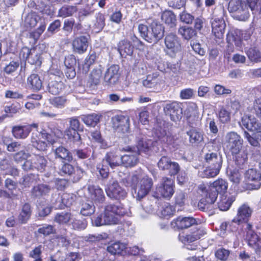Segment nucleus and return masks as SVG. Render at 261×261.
I'll return each mask as SVG.
<instances>
[{
    "mask_svg": "<svg viewBox=\"0 0 261 261\" xmlns=\"http://www.w3.org/2000/svg\"><path fill=\"white\" fill-rule=\"evenodd\" d=\"M164 111L173 121H176L181 118L182 109L176 102L167 103L164 107Z\"/></svg>",
    "mask_w": 261,
    "mask_h": 261,
    "instance_id": "obj_17",
    "label": "nucleus"
},
{
    "mask_svg": "<svg viewBox=\"0 0 261 261\" xmlns=\"http://www.w3.org/2000/svg\"><path fill=\"white\" fill-rule=\"evenodd\" d=\"M229 7L232 11L237 12V19L241 21L247 20L250 16L248 11L249 8L253 13H261V0H231Z\"/></svg>",
    "mask_w": 261,
    "mask_h": 261,
    "instance_id": "obj_3",
    "label": "nucleus"
},
{
    "mask_svg": "<svg viewBox=\"0 0 261 261\" xmlns=\"http://www.w3.org/2000/svg\"><path fill=\"white\" fill-rule=\"evenodd\" d=\"M243 143V139L234 132L227 133L225 137V147L232 154L238 153L242 148Z\"/></svg>",
    "mask_w": 261,
    "mask_h": 261,
    "instance_id": "obj_7",
    "label": "nucleus"
},
{
    "mask_svg": "<svg viewBox=\"0 0 261 261\" xmlns=\"http://www.w3.org/2000/svg\"><path fill=\"white\" fill-rule=\"evenodd\" d=\"M230 112L225 108V106H222L220 108L218 113V117L219 121L222 123H226L230 121Z\"/></svg>",
    "mask_w": 261,
    "mask_h": 261,
    "instance_id": "obj_49",
    "label": "nucleus"
},
{
    "mask_svg": "<svg viewBox=\"0 0 261 261\" xmlns=\"http://www.w3.org/2000/svg\"><path fill=\"white\" fill-rule=\"evenodd\" d=\"M178 32L186 40H190L196 35L195 31L193 28L188 27H180Z\"/></svg>",
    "mask_w": 261,
    "mask_h": 261,
    "instance_id": "obj_46",
    "label": "nucleus"
},
{
    "mask_svg": "<svg viewBox=\"0 0 261 261\" xmlns=\"http://www.w3.org/2000/svg\"><path fill=\"white\" fill-rule=\"evenodd\" d=\"M197 192L201 197L198 205L202 211L208 209L209 205L213 204L218 197L217 193L208 184H200Z\"/></svg>",
    "mask_w": 261,
    "mask_h": 261,
    "instance_id": "obj_4",
    "label": "nucleus"
},
{
    "mask_svg": "<svg viewBox=\"0 0 261 261\" xmlns=\"http://www.w3.org/2000/svg\"><path fill=\"white\" fill-rule=\"evenodd\" d=\"M209 185L217 193V194L226 192L228 188L227 182L222 178H218Z\"/></svg>",
    "mask_w": 261,
    "mask_h": 261,
    "instance_id": "obj_36",
    "label": "nucleus"
},
{
    "mask_svg": "<svg viewBox=\"0 0 261 261\" xmlns=\"http://www.w3.org/2000/svg\"><path fill=\"white\" fill-rule=\"evenodd\" d=\"M89 198L95 203H102L105 200L102 190L98 186L88 185L87 188Z\"/></svg>",
    "mask_w": 261,
    "mask_h": 261,
    "instance_id": "obj_20",
    "label": "nucleus"
},
{
    "mask_svg": "<svg viewBox=\"0 0 261 261\" xmlns=\"http://www.w3.org/2000/svg\"><path fill=\"white\" fill-rule=\"evenodd\" d=\"M174 193V184L173 180L168 177H163L154 192V196L157 198L164 197L170 198Z\"/></svg>",
    "mask_w": 261,
    "mask_h": 261,
    "instance_id": "obj_6",
    "label": "nucleus"
},
{
    "mask_svg": "<svg viewBox=\"0 0 261 261\" xmlns=\"http://www.w3.org/2000/svg\"><path fill=\"white\" fill-rule=\"evenodd\" d=\"M187 120L191 127L197 125V124L200 121V119L198 113L196 109H193L191 114L189 115H187Z\"/></svg>",
    "mask_w": 261,
    "mask_h": 261,
    "instance_id": "obj_58",
    "label": "nucleus"
},
{
    "mask_svg": "<svg viewBox=\"0 0 261 261\" xmlns=\"http://www.w3.org/2000/svg\"><path fill=\"white\" fill-rule=\"evenodd\" d=\"M240 125L252 132L260 130L261 129V123L251 116H244L240 123Z\"/></svg>",
    "mask_w": 261,
    "mask_h": 261,
    "instance_id": "obj_22",
    "label": "nucleus"
},
{
    "mask_svg": "<svg viewBox=\"0 0 261 261\" xmlns=\"http://www.w3.org/2000/svg\"><path fill=\"white\" fill-rule=\"evenodd\" d=\"M229 178L233 184L238 185L242 179V174L238 170L234 169L230 171Z\"/></svg>",
    "mask_w": 261,
    "mask_h": 261,
    "instance_id": "obj_60",
    "label": "nucleus"
},
{
    "mask_svg": "<svg viewBox=\"0 0 261 261\" xmlns=\"http://www.w3.org/2000/svg\"><path fill=\"white\" fill-rule=\"evenodd\" d=\"M107 164L105 160H103L102 163L98 164L97 167V169L100 176L103 178H107L109 175V170Z\"/></svg>",
    "mask_w": 261,
    "mask_h": 261,
    "instance_id": "obj_63",
    "label": "nucleus"
},
{
    "mask_svg": "<svg viewBox=\"0 0 261 261\" xmlns=\"http://www.w3.org/2000/svg\"><path fill=\"white\" fill-rule=\"evenodd\" d=\"M95 208L92 202H83L81 204L80 213L85 216H90L95 212Z\"/></svg>",
    "mask_w": 261,
    "mask_h": 261,
    "instance_id": "obj_50",
    "label": "nucleus"
},
{
    "mask_svg": "<svg viewBox=\"0 0 261 261\" xmlns=\"http://www.w3.org/2000/svg\"><path fill=\"white\" fill-rule=\"evenodd\" d=\"M56 159H59L63 162H70L72 160V156L69 151L63 146H60L54 150Z\"/></svg>",
    "mask_w": 261,
    "mask_h": 261,
    "instance_id": "obj_30",
    "label": "nucleus"
},
{
    "mask_svg": "<svg viewBox=\"0 0 261 261\" xmlns=\"http://www.w3.org/2000/svg\"><path fill=\"white\" fill-rule=\"evenodd\" d=\"M72 49L74 53L83 54L88 47V38L85 36L76 37L72 42Z\"/></svg>",
    "mask_w": 261,
    "mask_h": 261,
    "instance_id": "obj_19",
    "label": "nucleus"
},
{
    "mask_svg": "<svg viewBox=\"0 0 261 261\" xmlns=\"http://www.w3.org/2000/svg\"><path fill=\"white\" fill-rule=\"evenodd\" d=\"M105 163L112 168H114L120 166L122 164L121 157L116 152H111L107 154L105 159Z\"/></svg>",
    "mask_w": 261,
    "mask_h": 261,
    "instance_id": "obj_33",
    "label": "nucleus"
},
{
    "mask_svg": "<svg viewBox=\"0 0 261 261\" xmlns=\"http://www.w3.org/2000/svg\"><path fill=\"white\" fill-rule=\"evenodd\" d=\"M125 244L120 242H116L107 247V251L112 255H125Z\"/></svg>",
    "mask_w": 261,
    "mask_h": 261,
    "instance_id": "obj_32",
    "label": "nucleus"
},
{
    "mask_svg": "<svg viewBox=\"0 0 261 261\" xmlns=\"http://www.w3.org/2000/svg\"><path fill=\"white\" fill-rule=\"evenodd\" d=\"M27 85L34 91L40 90L42 87V81L37 74H31L27 79Z\"/></svg>",
    "mask_w": 261,
    "mask_h": 261,
    "instance_id": "obj_29",
    "label": "nucleus"
},
{
    "mask_svg": "<svg viewBox=\"0 0 261 261\" xmlns=\"http://www.w3.org/2000/svg\"><path fill=\"white\" fill-rule=\"evenodd\" d=\"M229 253L228 250L220 248L216 251L215 256L218 259L222 261H225L228 258Z\"/></svg>",
    "mask_w": 261,
    "mask_h": 261,
    "instance_id": "obj_64",
    "label": "nucleus"
},
{
    "mask_svg": "<svg viewBox=\"0 0 261 261\" xmlns=\"http://www.w3.org/2000/svg\"><path fill=\"white\" fill-rule=\"evenodd\" d=\"M77 9L76 6L66 5L63 6L59 11V16L64 18L72 16L76 12Z\"/></svg>",
    "mask_w": 261,
    "mask_h": 261,
    "instance_id": "obj_51",
    "label": "nucleus"
},
{
    "mask_svg": "<svg viewBox=\"0 0 261 261\" xmlns=\"http://www.w3.org/2000/svg\"><path fill=\"white\" fill-rule=\"evenodd\" d=\"M206 232L204 229L199 228L185 236L180 234L179 236V239L185 244H187L198 240Z\"/></svg>",
    "mask_w": 261,
    "mask_h": 261,
    "instance_id": "obj_23",
    "label": "nucleus"
},
{
    "mask_svg": "<svg viewBox=\"0 0 261 261\" xmlns=\"http://www.w3.org/2000/svg\"><path fill=\"white\" fill-rule=\"evenodd\" d=\"M234 200L235 197L233 196L222 195L218 203V207L222 211H226Z\"/></svg>",
    "mask_w": 261,
    "mask_h": 261,
    "instance_id": "obj_34",
    "label": "nucleus"
},
{
    "mask_svg": "<svg viewBox=\"0 0 261 261\" xmlns=\"http://www.w3.org/2000/svg\"><path fill=\"white\" fill-rule=\"evenodd\" d=\"M166 54L171 58H175L181 51L180 39L175 34L170 33L165 36L164 39Z\"/></svg>",
    "mask_w": 261,
    "mask_h": 261,
    "instance_id": "obj_5",
    "label": "nucleus"
},
{
    "mask_svg": "<svg viewBox=\"0 0 261 261\" xmlns=\"http://www.w3.org/2000/svg\"><path fill=\"white\" fill-rule=\"evenodd\" d=\"M214 91L218 95H225L231 93V90L230 89L220 84H216L214 86Z\"/></svg>",
    "mask_w": 261,
    "mask_h": 261,
    "instance_id": "obj_61",
    "label": "nucleus"
},
{
    "mask_svg": "<svg viewBox=\"0 0 261 261\" xmlns=\"http://www.w3.org/2000/svg\"><path fill=\"white\" fill-rule=\"evenodd\" d=\"M204 159L208 166L221 169L222 158L220 154L214 152L207 153L205 154Z\"/></svg>",
    "mask_w": 261,
    "mask_h": 261,
    "instance_id": "obj_26",
    "label": "nucleus"
},
{
    "mask_svg": "<svg viewBox=\"0 0 261 261\" xmlns=\"http://www.w3.org/2000/svg\"><path fill=\"white\" fill-rule=\"evenodd\" d=\"M31 215V206L28 203L24 204L18 216L19 220L22 223H25L29 219Z\"/></svg>",
    "mask_w": 261,
    "mask_h": 261,
    "instance_id": "obj_48",
    "label": "nucleus"
},
{
    "mask_svg": "<svg viewBox=\"0 0 261 261\" xmlns=\"http://www.w3.org/2000/svg\"><path fill=\"white\" fill-rule=\"evenodd\" d=\"M119 67L118 65L111 66L106 72L104 76L105 81L109 84H115L119 77Z\"/></svg>",
    "mask_w": 261,
    "mask_h": 261,
    "instance_id": "obj_24",
    "label": "nucleus"
},
{
    "mask_svg": "<svg viewBox=\"0 0 261 261\" xmlns=\"http://www.w3.org/2000/svg\"><path fill=\"white\" fill-rule=\"evenodd\" d=\"M43 45H42L43 46ZM41 45L31 48L30 56L29 59V63L31 64L40 65L41 63Z\"/></svg>",
    "mask_w": 261,
    "mask_h": 261,
    "instance_id": "obj_37",
    "label": "nucleus"
},
{
    "mask_svg": "<svg viewBox=\"0 0 261 261\" xmlns=\"http://www.w3.org/2000/svg\"><path fill=\"white\" fill-rule=\"evenodd\" d=\"M175 210L173 206L168 203H165L160 210L161 215L163 217H167L172 216Z\"/></svg>",
    "mask_w": 261,
    "mask_h": 261,
    "instance_id": "obj_57",
    "label": "nucleus"
},
{
    "mask_svg": "<svg viewBox=\"0 0 261 261\" xmlns=\"http://www.w3.org/2000/svg\"><path fill=\"white\" fill-rule=\"evenodd\" d=\"M154 137L164 143L172 145L174 147L177 146V142L178 137L176 135H173L171 133L166 132L164 128L156 126L154 132Z\"/></svg>",
    "mask_w": 261,
    "mask_h": 261,
    "instance_id": "obj_9",
    "label": "nucleus"
},
{
    "mask_svg": "<svg viewBox=\"0 0 261 261\" xmlns=\"http://www.w3.org/2000/svg\"><path fill=\"white\" fill-rule=\"evenodd\" d=\"M151 19H149L147 20H143L138 25V31L141 37L148 42V36H149V33L150 29L148 28V24L150 25Z\"/></svg>",
    "mask_w": 261,
    "mask_h": 261,
    "instance_id": "obj_40",
    "label": "nucleus"
},
{
    "mask_svg": "<svg viewBox=\"0 0 261 261\" xmlns=\"http://www.w3.org/2000/svg\"><path fill=\"white\" fill-rule=\"evenodd\" d=\"M95 18L93 27L95 32H98L101 31L105 25V17L103 14L99 13L96 14Z\"/></svg>",
    "mask_w": 261,
    "mask_h": 261,
    "instance_id": "obj_55",
    "label": "nucleus"
},
{
    "mask_svg": "<svg viewBox=\"0 0 261 261\" xmlns=\"http://www.w3.org/2000/svg\"><path fill=\"white\" fill-rule=\"evenodd\" d=\"M196 222V220L193 217H183L180 216L173 220L171 224L174 228L182 229L190 227L195 224Z\"/></svg>",
    "mask_w": 261,
    "mask_h": 261,
    "instance_id": "obj_21",
    "label": "nucleus"
},
{
    "mask_svg": "<svg viewBox=\"0 0 261 261\" xmlns=\"http://www.w3.org/2000/svg\"><path fill=\"white\" fill-rule=\"evenodd\" d=\"M21 109V106L18 103H12L10 106H6L4 107V111L11 116L19 112Z\"/></svg>",
    "mask_w": 261,
    "mask_h": 261,
    "instance_id": "obj_62",
    "label": "nucleus"
},
{
    "mask_svg": "<svg viewBox=\"0 0 261 261\" xmlns=\"http://www.w3.org/2000/svg\"><path fill=\"white\" fill-rule=\"evenodd\" d=\"M50 188L46 185L42 184L34 187L32 190L34 196L39 197L47 194L49 192Z\"/></svg>",
    "mask_w": 261,
    "mask_h": 261,
    "instance_id": "obj_52",
    "label": "nucleus"
},
{
    "mask_svg": "<svg viewBox=\"0 0 261 261\" xmlns=\"http://www.w3.org/2000/svg\"><path fill=\"white\" fill-rule=\"evenodd\" d=\"M220 170V169L215 168L214 167H211L210 166H208L202 171L200 172L199 174L202 177H214L219 174Z\"/></svg>",
    "mask_w": 261,
    "mask_h": 261,
    "instance_id": "obj_54",
    "label": "nucleus"
},
{
    "mask_svg": "<svg viewBox=\"0 0 261 261\" xmlns=\"http://www.w3.org/2000/svg\"><path fill=\"white\" fill-rule=\"evenodd\" d=\"M71 224L73 229L75 230H83L87 227V223L85 220H81L76 219L72 217V220L71 221Z\"/></svg>",
    "mask_w": 261,
    "mask_h": 261,
    "instance_id": "obj_59",
    "label": "nucleus"
},
{
    "mask_svg": "<svg viewBox=\"0 0 261 261\" xmlns=\"http://www.w3.org/2000/svg\"><path fill=\"white\" fill-rule=\"evenodd\" d=\"M162 82L163 80L159 73L154 72L147 76L146 79L143 81V85L146 88H151L158 86L162 84Z\"/></svg>",
    "mask_w": 261,
    "mask_h": 261,
    "instance_id": "obj_27",
    "label": "nucleus"
},
{
    "mask_svg": "<svg viewBox=\"0 0 261 261\" xmlns=\"http://www.w3.org/2000/svg\"><path fill=\"white\" fill-rule=\"evenodd\" d=\"M162 20L166 24H168L171 28L175 26L176 17L173 13L169 10L164 11L161 16Z\"/></svg>",
    "mask_w": 261,
    "mask_h": 261,
    "instance_id": "obj_45",
    "label": "nucleus"
},
{
    "mask_svg": "<svg viewBox=\"0 0 261 261\" xmlns=\"http://www.w3.org/2000/svg\"><path fill=\"white\" fill-rule=\"evenodd\" d=\"M153 142L151 140H147L146 138H142L139 140L137 143V146L135 147L138 153L140 154L141 152H147L150 149Z\"/></svg>",
    "mask_w": 261,
    "mask_h": 261,
    "instance_id": "obj_44",
    "label": "nucleus"
},
{
    "mask_svg": "<svg viewBox=\"0 0 261 261\" xmlns=\"http://www.w3.org/2000/svg\"><path fill=\"white\" fill-rule=\"evenodd\" d=\"M150 32L148 36V42L156 43L163 36L164 30L163 27L157 21L152 20L150 25Z\"/></svg>",
    "mask_w": 261,
    "mask_h": 261,
    "instance_id": "obj_13",
    "label": "nucleus"
},
{
    "mask_svg": "<svg viewBox=\"0 0 261 261\" xmlns=\"http://www.w3.org/2000/svg\"><path fill=\"white\" fill-rule=\"evenodd\" d=\"M70 127L65 130V134L69 139L73 141H79L80 135L77 132L80 128V122L77 117H72L69 119Z\"/></svg>",
    "mask_w": 261,
    "mask_h": 261,
    "instance_id": "obj_15",
    "label": "nucleus"
},
{
    "mask_svg": "<svg viewBox=\"0 0 261 261\" xmlns=\"http://www.w3.org/2000/svg\"><path fill=\"white\" fill-rule=\"evenodd\" d=\"M211 23L212 32L215 37L219 39L222 38L226 26L224 19L222 18L214 16L211 19Z\"/></svg>",
    "mask_w": 261,
    "mask_h": 261,
    "instance_id": "obj_16",
    "label": "nucleus"
},
{
    "mask_svg": "<svg viewBox=\"0 0 261 261\" xmlns=\"http://www.w3.org/2000/svg\"><path fill=\"white\" fill-rule=\"evenodd\" d=\"M59 74L58 76L55 77V80H51L48 85V90L49 93L53 95H57L59 94L63 89L64 86V84L60 80L59 74L61 73L60 71L57 72Z\"/></svg>",
    "mask_w": 261,
    "mask_h": 261,
    "instance_id": "obj_28",
    "label": "nucleus"
},
{
    "mask_svg": "<svg viewBox=\"0 0 261 261\" xmlns=\"http://www.w3.org/2000/svg\"><path fill=\"white\" fill-rule=\"evenodd\" d=\"M40 19V17L36 13L32 12L29 13L24 18V26L27 29L35 27Z\"/></svg>",
    "mask_w": 261,
    "mask_h": 261,
    "instance_id": "obj_38",
    "label": "nucleus"
},
{
    "mask_svg": "<svg viewBox=\"0 0 261 261\" xmlns=\"http://www.w3.org/2000/svg\"><path fill=\"white\" fill-rule=\"evenodd\" d=\"M119 51L122 56H130L133 53V47L129 42L124 40L119 43Z\"/></svg>",
    "mask_w": 261,
    "mask_h": 261,
    "instance_id": "obj_41",
    "label": "nucleus"
},
{
    "mask_svg": "<svg viewBox=\"0 0 261 261\" xmlns=\"http://www.w3.org/2000/svg\"><path fill=\"white\" fill-rule=\"evenodd\" d=\"M106 191L107 195L112 199H123L126 196V191L120 186L115 180H111L108 185Z\"/></svg>",
    "mask_w": 261,
    "mask_h": 261,
    "instance_id": "obj_11",
    "label": "nucleus"
},
{
    "mask_svg": "<svg viewBox=\"0 0 261 261\" xmlns=\"http://www.w3.org/2000/svg\"><path fill=\"white\" fill-rule=\"evenodd\" d=\"M246 53L250 61L256 63L261 62V53L256 48H250Z\"/></svg>",
    "mask_w": 261,
    "mask_h": 261,
    "instance_id": "obj_53",
    "label": "nucleus"
},
{
    "mask_svg": "<svg viewBox=\"0 0 261 261\" xmlns=\"http://www.w3.org/2000/svg\"><path fill=\"white\" fill-rule=\"evenodd\" d=\"M246 223L245 230L246 231V240L248 245L254 248L256 253L261 251V237L254 232L252 226L247 222Z\"/></svg>",
    "mask_w": 261,
    "mask_h": 261,
    "instance_id": "obj_10",
    "label": "nucleus"
},
{
    "mask_svg": "<svg viewBox=\"0 0 261 261\" xmlns=\"http://www.w3.org/2000/svg\"><path fill=\"white\" fill-rule=\"evenodd\" d=\"M72 217L73 215L70 213L62 212L56 215L54 221L60 225H67L70 224Z\"/></svg>",
    "mask_w": 261,
    "mask_h": 261,
    "instance_id": "obj_35",
    "label": "nucleus"
},
{
    "mask_svg": "<svg viewBox=\"0 0 261 261\" xmlns=\"http://www.w3.org/2000/svg\"><path fill=\"white\" fill-rule=\"evenodd\" d=\"M32 161L33 162L34 168L41 172L45 171L47 161L43 156L34 155L32 157Z\"/></svg>",
    "mask_w": 261,
    "mask_h": 261,
    "instance_id": "obj_39",
    "label": "nucleus"
},
{
    "mask_svg": "<svg viewBox=\"0 0 261 261\" xmlns=\"http://www.w3.org/2000/svg\"><path fill=\"white\" fill-rule=\"evenodd\" d=\"M101 115L97 114H91L82 116V120L84 123L88 126H95L99 121Z\"/></svg>",
    "mask_w": 261,
    "mask_h": 261,
    "instance_id": "obj_43",
    "label": "nucleus"
},
{
    "mask_svg": "<svg viewBox=\"0 0 261 261\" xmlns=\"http://www.w3.org/2000/svg\"><path fill=\"white\" fill-rule=\"evenodd\" d=\"M67 99L64 96L55 97L49 99V103L57 108H64L66 103Z\"/></svg>",
    "mask_w": 261,
    "mask_h": 261,
    "instance_id": "obj_56",
    "label": "nucleus"
},
{
    "mask_svg": "<svg viewBox=\"0 0 261 261\" xmlns=\"http://www.w3.org/2000/svg\"><path fill=\"white\" fill-rule=\"evenodd\" d=\"M37 128L38 124L33 123L28 125H17L13 127L12 133L16 139H24L29 136L32 128Z\"/></svg>",
    "mask_w": 261,
    "mask_h": 261,
    "instance_id": "obj_18",
    "label": "nucleus"
},
{
    "mask_svg": "<svg viewBox=\"0 0 261 261\" xmlns=\"http://www.w3.org/2000/svg\"><path fill=\"white\" fill-rule=\"evenodd\" d=\"M245 178L248 181H255L257 182L256 188H258L260 186L259 181L260 179V174L254 169H250L248 170L245 173Z\"/></svg>",
    "mask_w": 261,
    "mask_h": 261,
    "instance_id": "obj_47",
    "label": "nucleus"
},
{
    "mask_svg": "<svg viewBox=\"0 0 261 261\" xmlns=\"http://www.w3.org/2000/svg\"><path fill=\"white\" fill-rule=\"evenodd\" d=\"M126 182V186L131 187L132 193L134 198L140 200L145 197L150 191L153 185V181L141 170L136 171L127 178L123 179Z\"/></svg>",
    "mask_w": 261,
    "mask_h": 261,
    "instance_id": "obj_1",
    "label": "nucleus"
},
{
    "mask_svg": "<svg viewBox=\"0 0 261 261\" xmlns=\"http://www.w3.org/2000/svg\"><path fill=\"white\" fill-rule=\"evenodd\" d=\"M189 137V142L192 144L198 145L203 141V134L200 130L192 128L187 132Z\"/></svg>",
    "mask_w": 261,
    "mask_h": 261,
    "instance_id": "obj_31",
    "label": "nucleus"
},
{
    "mask_svg": "<svg viewBox=\"0 0 261 261\" xmlns=\"http://www.w3.org/2000/svg\"><path fill=\"white\" fill-rule=\"evenodd\" d=\"M113 127L118 132L126 134L129 130V119L127 116L117 115L112 118Z\"/></svg>",
    "mask_w": 261,
    "mask_h": 261,
    "instance_id": "obj_12",
    "label": "nucleus"
},
{
    "mask_svg": "<svg viewBox=\"0 0 261 261\" xmlns=\"http://www.w3.org/2000/svg\"><path fill=\"white\" fill-rule=\"evenodd\" d=\"M121 151L126 152L121 156L122 164L125 167H134L138 164L139 154L135 146H126L121 149Z\"/></svg>",
    "mask_w": 261,
    "mask_h": 261,
    "instance_id": "obj_8",
    "label": "nucleus"
},
{
    "mask_svg": "<svg viewBox=\"0 0 261 261\" xmlns=\"http://www.w3.org/2000/svg\"><path fill=\"white\" fill-rule=\"evenodd\" d=\"M75 196L72 194L64 193L61 197H58V200L54 204L55 208L63 209L64 207H69L74 202Z\"/></svg>",
    "mask_w": 261,
    "mask_h": 261,
    "instance_id": "obj_25",
    "label": "nucleus"
},
{
    "mask_svg": "<svg viewBox=\"0 0 261 261\" xmlns=\"http://www.w3.org/2000/svg\"><path fill=\"white\" fill-rule=\"evenodd\" d=\"M128 210L120 203L109 204L105 207L103 214H100L92 220L96 226L117 224L119 222L118 216L128 215Z\"/></svg>",
    "mask_w": 261,
    "mask_h": 261,
    "instance_id": "obj_2",
    "label": "nucleus"
},
{
    "mask_svg": "<svg viewBox=\"0 0 261 261\" xmlns=\"http://www.w3.org/2000/svg\"><path fill=\"white\" fill-rule=\"evenodd\" d=\"M252 212V209L248 204L244 203L241 205L238 209L237 216L233 219V222L237 225L247 222Z\"/></svg>",
    "mask_w": 261,
    "mask_h": 261,
    "instance_id": "obj_14",
    "label": "nucleus"
},
{
    "mask_svg": "<svg viewBox=\"0 0 261 261\" xmlns=\"http://www.w3.org/2000/svg\"><path fill=\"white\" fill-rule=\"evenodd\" d=\"M232 155L234 156L236 164L240 168L247 162L248 153L245 149H241L238 153Z\"/></svg>",
    "mask_w": 261,
    "mask_h": 261,
    "instance_id": "obj_42",
    "label": "nucleus"
}]
</instances>
